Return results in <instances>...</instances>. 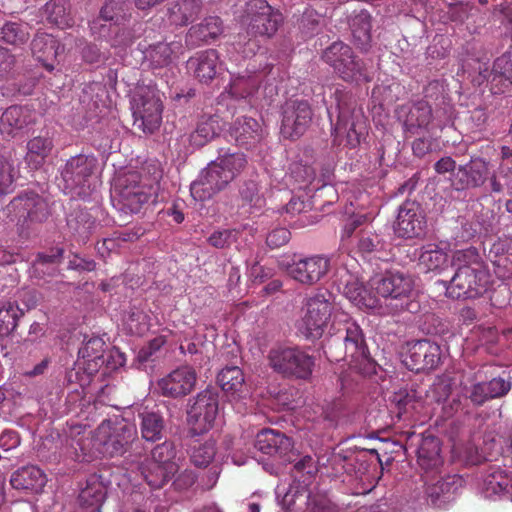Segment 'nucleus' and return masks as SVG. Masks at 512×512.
<instances>
[{
	"instance_id": "nucleus-49",
	"label": "nucleus",
	"mask_w": 512,
	"mask_h": 512,
	"mask_svg": "<svg viewBox=\"0 0 512 512\" xmlns=\"http://www.w3.org/2000/svg\"><path fill=\"white\" fill-rule=\"evenodd\" d=\"M347 460V455L336 453L335 450H319V454H317L319 468L326 469L327 474L332 476H338L346 471Z\"/></svg>"
},
{
	"instance_id": "nucleus-6",
	"label": "nucleus",
	"mask_w": 512,
	"mask_h": 512,
	"mask_svg": "<svg viewBox=\"0 0 512 512\" xmlns=\"http://www.w3.org/2000/svg\"><path fill=\"white\" fill-rule=\"evenodd\" d=\"M219 413V390L208 386L189 400L187 406V422L190 426L188 437H200L209 432Z\"/></svg>"
},
{
	"instance_id": "nucleus-3",
	"label": "nucleus",
	"mask_w": 512,
	"mask_h": 512,
	"mask_svg": "<svg viewBox=\"0 0 512 512\" xmlns=\"http://www.w3.org/2000/svg\"><path fill=\"white\" fill-rule=\"evenodd\" d=\"M10 205L17 216V232L23 239L36 235L35 226L46 222L52 214L48 200L32 190L18 194Z\"/></svg>"
},
{
	"instance_id": "nucleus-38",
	"label": "nucleus",
	"mask_w": 512,
	"mask_h": 512,
	"mask_svg": "<svg viewBox=\"0 0 512 512\" xmlns=\"http://www.w3.org/2000/svg\"><path fill=\"white\" fill-rule=\"evenodd\" d=\"M105 497V487L96 475H92L86 480L85 486L80 490L78 500L82 507L99 510Z\"/></svg>"
},
{
	"instance_id": "nucleus-44",
	"label": "nucleus",
	"mask_w": 512,
	"mask_h": 512,
	"mask_svg": "<svg viewBox=\"0 0 512 512\" xmlns=\"http://www.w3.org/2000/svg\"><path fill=\"white\" fill-rule=\"evenodd\" d=\"M175 45H178V43L158 42L150 44L143 51L144 59L149 61L154 68L167 66L172 61L173 46Z\"/></svg>"
},
{
	"instance_id": "nucleus-42",
	"label": "nucleus",
	"mask_w": 512,
	"mask_h": 512,
	"mask_svg": "<svg viewBox=\"0 0 512 512\" xmlns=\"http://www.w3.org/2000/svg\"><path fill=\"white\" fill-rule=\"evenodd\" d=\"M451 273L459 272L462 269L480 270L486 269L482 258L475 247L457 250L453 253L450 262Z\"/></svg>"
},
{
	"instance_id": "nucleus-55",
	"label": "nucleus",
	"mask_w": 512,
	"mask_h": 512,
	"mask_svg": "<svg viewBox=\"0 0 512 512\" xmlns=\"http://www.w3.org/2000/svg\"><path fill=\"white\" fill-rule=\"evenodd\" d=\"M145 27L146 24L142 21H135L131 25L119 27L114 36V44L130 46L144 34Z\"/></svg>"
},
{
	"instance_id": "nucleus-43",
	"label": "nucleus",
	"mask_w": 512,
	"mask_h": 512,
	"mask_svg": "<svg viewBox=\"0 0 512 512\" xmlns=\"http://www.w3.org/2000/svg\"><path fill=\"white\" fill-rule=\"evenodd\" d=\"M31 122L30 113L22 106L12 105L2 114L0 123L2 130L8 134L25 128Z\"/></svg>"
},
{
	"instance_id": "nucleus-5",
	"label": "nucleus",
	"mask_w": 512,
	"mask_h": 512,
	"mask_svg": "<svg viewBox=\"0 0 512 512\" xmlns=\"http://www.w3.org/2000/svg\"><path fill=\"white\" fill-rule=\"evenodd\" d=\"M138 172H129L117 178L111 192L113 207L125 214L140 212L142 206L155 201L156 195L151 187L140 184Z\"/></svg>"
},
{
	"instance_id": "nucleus-4",
	"label": "nucleus",
	"mask_w": 512,
	"mask_h": 512,
	"mask_svg": "<svg viewBox=\"0 0 512 512\" xmlns=\"http://www.w3.org/2000/svg\"><path fill=\"white\" fill-rule=\"evenodd\" d=\"M322 60L345 82H370L371 77L365 62L343 41H334L321 55Z\"/></svg>"
},
{
	"instance_id": "nucleus-30",
	"label": "nucleus",
	"mask_w": 512,
	"mask_h": 512,
	"mask_svg": "<svg viewBox=\"0 0 512 512\" xmlns=\"http://www.w3.org/2000/svg\"><path fill=\"white\" fill-rule=\"evenodd\" d=\"M66 225L78 242L86 243L96 229L97 223L86 208L77 206L68 213Z\"/></svg>"
},
{
	"instance_id": "nucleus-64",
	"label": "nucleus",
	"mask_w": 512,
	"mask_h": 512,
	"mask_svg": "<svg viewBox=\"0 0 512 512\" xmlns=\"http://www.w3.org/2000/svg\"><path fill=\"white\" fill-rule=\"evenodd\" d=\"M493 267L498 278L502 280L512 278V250L499 259H495Z\"/></svg>"
},
{
	"instance_id": "nucleus-47",
	"label": "nucleus",
	"mask_w": 512,
	"mask_h": 512,
	"mask_svg": "<svg viewBox=\"0 0 512 512\" xmlns=\"http://www.w3.org/2000/svg\"><path fill=\"white\" fill-rule=\"evenodd\" d=\"M420 399L421 397L415 389L405 387L394 392L390 401L397 409V417L401 419L404 414H409L416 410Z\"/></svg>"
},
{
	"instance_id": "nucleus-54",
	"label": "nucleus",
	"mask_w": 512,
	"mask_h": 512,
	"mask_svg": "<svg viewBox=\"0 0 512 512\" xmlns=\"http://www.w3.org/2000/svg\"><path fill=\"white\" fill-rule=\"evenodd\" d=\"M323 353L330 362L347 361L349 355L343 342V332L338 330L334 335L326 337L322 342Z\"/></svg>"
},
{
	"instance_id": "nucleus-58",
	"label": "nucleus",
	"mask_w": 512,
	"mask_h": 512,
	"mask_svg": "<svg viewBox=\"0 0 512 512\" xmlns=\"http://www.w3.org/2000/svg\"><path fill=\"white\" fill-rule=\"evenodd\" d=\"M323 25V16L313 8H306L299 19V29L307 36L317 34Z\"/></svg>"
},
{
	"instance_id": "nucleus-11",
	"label": "nucleus",
	"mask_w": 512,
	"mask_h": 512,
	"mask_svg": "<svg viewBox=\"0 0 512 512\" xmlns=\"http://www.w3.org/2000/svg\"><path fill=\"white\" fill-rule=\"evenodd\" d=\"M269 364L285 377L308 379L313 371L314 358L297 347L272 349Z\"/></svg>"
},
{
	"instance_id": "nucleus-9",
	"label": "nucleus",
	"mask_w": 512,
	"mask_h": 512,
	"mask_svg": "<svg viewBox=\"0 0 512 512\" xmlns=\"http://www.w3.org/2000/svg\"><path fill=\"white\" fill-rule=\"evenodd\" d=\"M302 310L304 314L298 327L300 333L306 339H319L331 318L333 310L332 293L328 290L319 291L307 299Z\"/></svg>"
},
{
	"instance_id": "nucleus-18",
	"label": "nucleus",
	"mask_w": 512,
	"mask_h": 512,
	"mask_svg": "<svg viewBox=\"0 0 512 512\" xmlns=\"http://www.w3.org/2000/svg\"><path fill=\"white\" fill-rule=\"evenodd\" d=\"M197 374L193 367L185 365L171 371L157 382V389L164 397L181 398L194 389Z\"/></svg>"
},
{
	"instance_id": "nucleus-39",
	"label": "nucleus",
	"mask_w": 512,
	"mask_h": 512,
	"mask_svg": "<svg viewBox=\"0 0 512 512\" xmlns=\"http://www.w3.org/2000/svg\"><path fill=\"white\" fill-rule=\"evenodd\" d=\"M131 17V9L126 0H104L98 19L120 26Z\"/></svg>"
},
{
	"instance_id": "nucleus-35",
	"label": "nucleus",
	"mask_w": 512,
	"mask_h": 512,
	"mask_svg": "<svg viewBox=\"0 0 512 512\" xmlns=\"http://www.w3.org/2000/svg\"><path fill=\"white\" fill-rule=\"evenodd\" d=\"M342 332L344 346L350 358L349 361L365 357L368 346L361 327L355 321H347Z\"/></svg>"
},
{
	"instance_id": "nucleus-20",
	"label": "nucleus",
	"mask_w": 512,
	"mask_h": 512,
	"mask_svg": "<svg viewBox=\"0 0 512 512\" xmlns=\"http://www.w3.org/2000/svg\"><path fill=\"white\" fill-rule=\"evenodd\" d=\"M273 69L272 64H265L262 69H247L244 73L235 76L230 84V93L237 99L253 96L258 92L263 82H267L268 75Z\"/></svg>"
},
{
	"instance_id": "nucleus-41",
	"label": "nucleus",
	"mask_w": 512,
	"mask_h": 512,
	"mask_svg": "<svg viewBox=\"0 0 512 512\" xmlns=\"http://www.w3.org/2000/svg\"><path fill=\"white\" fill-rule=\"evenodd\" d=\"M53 148L52 140L46 137H34L27 143L26 162L33 169L40 168Z\"/></svg>"
},
{
	"instance_id": "nucleus-25",
	"label": "nucleus",
	"mask_w": 512,
	"mask_h": 512,
	"mask_svg": "<svg viewBox=\"0 0 512 512\" xmlns=\"http://www.w3.org/2000/svg\"><path fill=\"white\" fill-rule=\"evenodd\" d=\"M401 113H404V131L413 135L421 129H426L433 117L432 105L426 100H419L411 105L403 106Z\"/></svg>"
},
{
	"instance_id": "nucleus-50",
	"label": "nucleus",
	"mask_w": 512,
	"mask_h": 512,
	"mask_svg": "<svg viewBox=\"0 0 512 512\" xmlns=\"http://www.w3.org/2000/svg\"><path fill=\"white\" fill-rule=\"evenodd\" d=\"M293 446L291 438L278 430L263 428L254 441V448H289Z\"/></svg>"
},
{
	"instance_id": "nucleus-40",
	"label": "nucleus",
	"mask_w": 512,
	"mask_h": 512,
	"mask_svg": "<svg viewBox=\"0 0 512 512\" xmlns=\"http://www.w3.org/2000/svg\"><path fill=\"white\" fill-rule=\"evenodd\" d=\"M203 9L202 0H178L170 9V17L176 25L193 22Z\"/></svg>"
},
{
	"instance_id": "nucleus-53",
	"label": "nucleus",
	"mask_w": 512,
	"mask_h": 512,
	"mask_svg": "<svg viewBox=\"0 0 512 512\" xmlns=\"http://www.w3.org/2000/svg\"><path fill=\"white\" fill-rule=\"evenodd\" d=\"M238 197L242 206L261 207L264 199L260 192L259 183L254 179H242L238 183Z\"/></svg>"
},
{
	"instance_id": "nucleus-29",
	"label": "nucleus",
	"mask_w": 512,
	"mask_h": 512,
	"mask_svg": "<svg viewBox=\"0 0 512 512\" xmlns=\"http://www.w3.org/2000/svg\"><path fill=\"white\" fill-rule=\"evenodd\" d=\"M187 65L193 69L195 77L202 83L209 84L219 74V55L215 49H208L191 57Z\"/></svg>"
},
{
	"instance_id": "nucleus-27",
	"label": "nucleus",
	"mask_w": 512,
	"mask_h": 512,
	"mask_svg": "<svg viewBox=\"0 0 512 512\" xmlns=\"http://www.w3.org/2000/svg\"><path fill=\"white\" fill-rule=\"evenodd\" d=\"M480 75L491 82L494 93H504L512 86L511 52H505L497 57L493 63L492 70L485 69Z\"/></svg>"
},
{
	"instance_id": "nucleus-14",
	"label": "nucleus",
	"mask_w": 512,
	"mask_h": 512,
	"mask_svg": "<svg viewBox=\"0 0 512 512\" xmlns=\"http://www.w3.org/2000/svg\"><path fill=\"white\" fill-rule=\"evenodd\" d=\"M442 359L441 347L430 339H420L407 343V350L402 362L415 373L435 370Z\"/></svg>"
},
{
	"instance_id": "nucleus-61",
	"label": "nucleus",
	"mask_w": 512,
	"mask_h": 512,
	"mask_svg": "<svg viewBox=\"0 0 512 512\" xmlns=\"http://www.w3.org/2000/svg\"><path fill=\"white\" fill-rule=\"evenodd\" d=\"M95 374H88L82 368V361L77 360L73 367L67 369L63 384L65 386H71L72 384H79L81 387L88 385L91 381L92 376Z\"/></svg>"
},
{
	"instance_id": "nucleus-7",
	"label": "nucleus",
	"mask_w": 512,
	"mask_h": 512,
	"mask_svg": "<svg viewBox=\"0 0 512 512\" xmlns=\"http://www.w3.org/2000/svg\"><path fill=\"white\" fill-rule=\"evenodd\" d=\"M446 279H439L435 284L441 286L445 296L454 300L476 299L488 291L490 275L487 269L469 270L449 273Z\"/></svg>"
},
{
	"instance_id": "nucleus-31",
	"label": "nucleus",
	"mask_w": 512,
	"mask_h": 512,
	"mask_svg": "<svg viewBox=\"0 0 512 512\" xmlns=\"http://www.w3.org/2000/svg\"><path fill=\"white\" fill-rule=\"evenodd\" d=\"M98 433L103 438L100 444L111 448H126L132 445L137 437L135 426L127 423L115 427L102 423L98 428Z\"/></svg>"
},
{
	"instance_id": "nucleus-16",
	"label": "nucleus",
	"mask_w": 512,
	"mask_h": 512,
	"mask_svg": "<svg viewBox=\"0 0 512 512\" xmlns=\"http://www.w3.org/2000/svg\"><path fill=\"white\" fill-rule=\"evenodd\" d=\"M98 167L93 155L78 154L70 157L61 170L64 189L70 192L90 186V180Z\"/></svg>"
},
{
	"instance_id": "nucleus-34",
	"label": "nucleus",
	"mask_w": 512,
	"mask_h": 512,
	"mask_svg": "<svg viewBox=\"0 0 512 512\" xmlns=\"http://www.w3.org/2000/svg\"><path fill=\"white\" fill-rule=\"evenodd\" d=\"M47 482L45 473L37 466L29 465L19 468L10 479L13 488L39 492Z\"/></svg>"
},
{
	"instance_id": "nucleus-17",
	"label": "nucleus",
	"mask_w": 512,
	"mask_h": 512,
	"mask_svg": "<svg viewBox=\"0 0 512 512\" xmlns=\"http://www.w3.org/2000/svg\"><path fill=\"white\" fill-rule=\"evenodd\" d=\"M232 183L231 179L213 160L200 172L191 183L190 192L195 200L204 201L224 191Z\"/></svg>"
},
{
	"instance_id": "nucleus-28",
	"label": "nucleus",
	"mask_w": 512,
	"mask_h": 512,
	"mask_svg": "<svg viewBox=\"0 0 512 512\" xmlns=\"http://www.w3.org/2000/svg\"><path fill=\"white\" fill-rule=\"evenodd\" d=\"M511 381L502 377H496L490 381L478 382L472 385L468 398L476 406H482L485 402L505 396L511 389Z\"/></svg>"
},
{
	"instance_id": "nucleus-19",
	"label": "nucleus",
	"mask_w": 512,
	"mask_h": 512,
	"mask_svg": "<svg viewBox=\"0 0 512 512\" xmlns=\"http://www.w3.org/2000/svg\"><path fill=\"white\" fill-rule=\"evenodd\" d=\"M283 267L294 280L302 284L313 285L329 271L330 259L324 256H313L291 264H283Z\"/></svg>"
},
{
	"instance_id": "nucleus-22",
	"label": "nucleus",
	"mask_w": 512,
	"mask_h": 512,
	"mask_svg": "<svg viewBox=\"0 0 512 512\" xmlns=\"http://www.w3.org/2000/svg\"><path fill=\"white\" fill-rule=\"evenodd\" d=\"M32 55L42 63L46 70L54 69V62L58 55L64 51V46L51 34L37 31L31 42Z\"/></svg>"
},
{
	"instance_id": "nucleus-46",
	"label": "nucleus",
	"mask_w": 512,
	"mask_h": 512,
	"mask_svg": "<svg viewBox=\"0 0 512 512\" xmlns=\"http://www.w3.org/2000/svg\"><path fill=\"white\" fill-rule=\"evenodd\" d=\"M24 315L23 308L16 302H6L0 307V337L12 334L18 326L20 317Z\"/></svg>"
},
{
	"instance_id": "nucleus-60",
	"label": "nucleus",
	"mask_w": 512,
	"mask_h": 512,
	"mask_svg": "<svg viewBox=\"0 0 512 512\" xmlns=\"http://www.w3.org/2000/svg\"><path fill=\"white\" fill-rule=\"evenodd\" d=\"M15 170L13 164L0 155V197L13 191Z\"/></svg>"
},
{
	"instance_id": "nucleus-23",
	"label": "nucleus",
	"mask_w": 512,
	"mask_h": 512,
	"mask_svg": "<svg viewBox=\"0 0 512 512\" xmlns=\"http://www.w3.org/2000/svg\"><path fill=\"white\" fill-rule=\"evenodd\" d=\"M347 21L354 45L362 52H368L372 46L370 13L362 8L351 9Z\"/></svg>"
},
{
	"instance_id": "nucleus-63",
	"label": "nucleus",
	"mask_w": 512,
	"mask_h": 512,
	"mask_svg": "<svg viewBox=\"0 0 512 512\" xmlns=\"http://www.w3.org/2000/svg\"><path fill=\"white\" fill-rule=\"evenodd\" d=\"M290 171L297 182L305 185L311 183L316 176L315 169L307 163L303 164L301 161L292 163Z\"/></svg>"
},
{
	"instance_id": "nucleus-52",
	"label": "nucleus",
	"mask_w": 512,
	"mask_h": 512,
	"mask_svg": "<svg viewBox=\"0 0 512 512\" xmlns=\"http://www.w3.org/2000/svg\"><path fill=\"white\" fill-rule=\"evenodd\" d=\"M423 251L420 254V262L424 264L428 270H447L448 268V255L435 244H428L423 246Z\"/></svg>"
},
{
	"instance_id": "nucleus-12",
	"label": "nucleus",
	"mask_w": 512,
	"mask_h": 512,
	"mask_svg": "<svg viewBox=\"0 0 512 512\" xmlns=\"http://www.w3.org/2000/svg\"><path fill=\"white\" fill-rule=\"evenodd\" d=\"M132 110L134 125L144 132L153 133L159 128L163 105L155 89L141 88L133 97Z\"/></svg>"
},
{
	"instance_id": "nucleus-36",
	"label": "nucleus",
	"mask_w": 512,
	"mask_h": 512,
	"mask_svg": "<svg viewBox=\"0 0 512 512\" xmlns=\"http://www.w3.org/2000/svg\"><path fill=\"white\" fill-rule=\"evenodd\" d=\"M30 30V24L25 21L6 20L0 27V40L14 47H22L30 39Z\"/></svg>"
},
{
	"instance_id": "nucleus-1",
	"label": "nucleus",
	"mask_w": 512,
	"mask_h": 512,
	"mask_svg": "<svg viewBox=\"0 0 512 512\" xmlns=\"http://www.w3.org/2000/svg\"><path fill=\"white\" fill-rule=\"evenodd\" d=\"M331 104L327 108L332 125V135L340 141L345 139V145L354 149L361 144L367 135L366 118L361 110L356 108L352 94L336 89Z\"/></svg>"
},
{
	"instance_id": "nucleus-57",
	"label": "nucleus",
	"mask_w": 512,
	"mask_h": 512,
	"mask_svg": "<svg viewBox=\"0 0 512 512\" xmlns=\"http://www.w3.org/2000/svg\"><path fill=\"white\" fill-rule=\"evenodd\" d=\"M302 497L306 499L307 510L309 512H337L336 506L325 493L310 492L306 496L299 494L296 496V500Z\"/></svg>"
},
{
	"instance_id": "nucleus-13",
	"label": "nucleus",
	"mask_w": 512,
	"mask_h": 512,
	"mask_svg": "<svg viewBox=\"0 0 512 512\" xmlns=\"http://www.w3.org/2000/svg\"><path fill=\"white\" fill-rule=\"evenodd\" d=\"M427 215L421 203L405 200L398 208L394 233L402 239H421L427 232Z\"/></svg>"
},
{
	"instance_id": "nucleus-26",
	"label": "nucleus",
	"mask_w": 512,
	"mask_h": 512,
	"mask_svg": "<svg viewBox=\"0 0 512 512\" xmlns=\"http://www.w3.org/2000/svg\"><path fill=\"white\" fill-rule=\"evenodd\" d=\"M230 135L238 147L250 150L261 141L262 128L254 118L242 117L235 120Z\"/></svg>"
},
{
	"instance_id": "nucleus-24",
	"label": "nucleus",
	"mask_w": 512,
	"mask_h": 512,
	"mask_svg": "<svg viewBox=\"0 0 512 512\" xmlns=\"http://www.w3.org/2000/svg\"><path fill=\"white\" fill-rule=\"evenodd\" d=\"M107 351L105 341L99 336L87 339L84 337L82 346L78 350V359L82 361V368L88 374H96L104 367L103 358Z\"/></svg>"
},
{
	"instance_id": "nucleus-62",
	"label": "nucleus",
	"mask_w": 512,
	"mask_h": 512,
	"mask_svg": "<svg viewBox=\"0 0 512 512\" xmlns=\"http://www.w3.org/2000/svg\"><path fill=\"white\" fill-rule=\"evenodd\" d=\"M440 451L441 450H415L419 466L425 471L439 468L443 464Z\"/></svg>"
},
{
	"instance_id": "nucleus-33",
	"label": "nucleus",
	"mask_w": 512,
	"mask_h": 512,
	"mask_svg": "<svg viewBox=\"0 0 512 512\" xmlns=\"http://www.w3.org/2000/svg\"><path fill=\"white\" fill-rule=\"evenodd\" d=\"M220 117L215 114H203L199 117L195 130L189 135L190 145L202 148L220 135Z\"/></svg>"
},
{
	"instance_id": "nucleus-37",
	"label": "nucleus",
	"mask_w": 512,
	"mask_h": 512,
	"mask_svg": "<svg viewBox=\"0 0 512 512\" xmlns=\"http://www.w3.org/2000/svg\"><path fill=\"white\" fill-rule=\"evenodd\" d=\"M233 182L247 167V156L242 152H231L230 149L220 148L218 157L214 160Z\"/></svg>"
},
{
	"instance_id": "nucleus-32",
	"label": "nucleus",
	"mask_w": 512,
	"mask_h": 512,
	"mask_svg": "<svg viewBox=\"0 0 512 512\" xmlns=\"http://www.w3.org/2000/svg\"><path fill=\"white\" fill-rule=\"evenodd\" d=\"M389 246L390 244L381 234L375 231L362 230L359 234L357 251L364 258L385 260L390 254Z\"/></svg>"
},
{
	"instance_id": "nucleus-15",
	"label": "nucleus",
	"mask_w": 512,
	"mask_h": 512,
	"mask_svg": "<svg viewBox=\"0 0 512 512\" xmlns=\"http://www.w3.org/2000/svg\"><path fill=\"white\" fill-rule=\"evenodd\" d=\"M490 178V163L480 156H472L465 164H460L450 176L451 187L458 192L481 188Z\"/></svg>"
},
{
	"instance_id": "nucleus-59",
	"label": "nucleus",
	"mask_w": 512,
	"mask_h": 512,
	"mask_svg": "<svg viewBox=\"0 0 512 512\" xmlns=\"http://www.w3.org/2000/svg\"><path fill=\"white\" fill-rule=\"evenodd\" d=\"M240 232L236 229H223L214 231L207 242L214 248L225 249L238 241Z\"/></svg>"
},
{
	"instance_id": "nucleus-48",
	"label": "nucleus",
	"mask_w": 512,
	"mask_h": 512,
	"mask_svg": "<svg viewBox=\"0 0 512 512\" xmlns=\"http://www.w3.org/2000/svg\"><path fill=\"white\" fill-rule=\"evenodd\" d=\"M141 416V433L143 439L148 442H156L162 439L164 420L157 412H143Z\"/></svg>"
},
{
	"instance_id": "nucleus-45",
	"label": "nucleus",
	"mask_w": 512,
	"mask_h": 512,
	"mask_svg": "<svg viewBox=\"0 0 512 512\" xmlns=\"http://www.w3.org/2000/svg\"><path fill=\"white\" fill-rule=\"evenodd\" d=\"M66 0H50L44 6V13L49 23L60 28L72 26L73 18L67 10Z\"/></svg>"
},
{
	"instance_id": "nucleus-51",
	"label": "nucleus",
	"mask_w": 512,
	"mask_h": 512,
	"mask_svg": "<svg viewBox=\"0 0 512 512\" xmlns=\"http://www.w3.org/2000/svg\"><path fill=\"white\" fill-rule=\"evenodd\" d=\"M217 383L225 392H240L244 386V374L238 366L223 368L217 375Z\"/></svg>"
},
{
	"instance_id": "nucleus-8",
	"label": "nucleus",
	"mask_w": 512,
	"mask_h": 512,
	"mask_svg": "<svg viewBox=\"0 0 512 512\" xmlns=\"http://www.w3.org/2000/svg\"><path fill=\"white\" fill-rule=\"evenodd\" d=\"M242 24L252 36L272 37L283 23L282 13L267 0H249L241 14Z\"/></svg>"
},
{
	"instance_id": "nucleus-21",
	"label": "nucleus",
	"mask_w": 512,
	"mask_h": 512,
	"mask_svg": "<svg viewBox=\"0 0 512 512\" xmlns=\"http://www.w3.org/2000/svg\"><path fill=\"white\" fill-rule=\"evenodd\" d=\"M223 32V22L218 16L205 17L200 23L192 25L185 35L188 49H196L216 40Z\"/></svg>"
},
{
	"instance_id": "nucleus-2",
	"label": "nucleus",
	"mask_w": 512,
	"mask_h": 512,
	"mask_svg": "<svg viewBox=\"0 0 512 512\" xmlns=\"http://www.w3.org/2000/svg\"><path fill=\"white\" fill-rule=\"evenodd\" d=\"M369 285L378 296L385 301L387 313L397 314L408 311L412 314L421 309L420 302L416 299L417 292L414 289V281L408 274L399 271H386L369 280Z\"/></svg>"
},
{
	"instance_id": "nucleus-10",
	"label": "nucleus",
	"mask_w": 512,
	"mask_h": 512,
	"mask_svg": "<svg viewBox=\"0 0 512 512\" xmlns=\"http://www.w3.org/2000/svg\"><path fill=\"white\" fill-rule=\"evenodd\" d=\"M314 110L309 100L287 99L281 106L280 134L284 139L296 141L311 127Z\"/></svg>"
},
{
	"instance_id": "nucleus-56",
	"label": "nucleus",
	"mask_w": 512,
	"mask_h": 512,
	"mask_svg": "<svg viewBox=\"0 0 512 512\" xmlns=\"http://www.w3.org/2000/svg\"><path fill=\"white\" fill-rule=\"evenodd\" d=\"M510 486L511 479L500 469L491 472L484 480V488L489 495H500L508 492Z\"/></svg>"
}]
</instances>
